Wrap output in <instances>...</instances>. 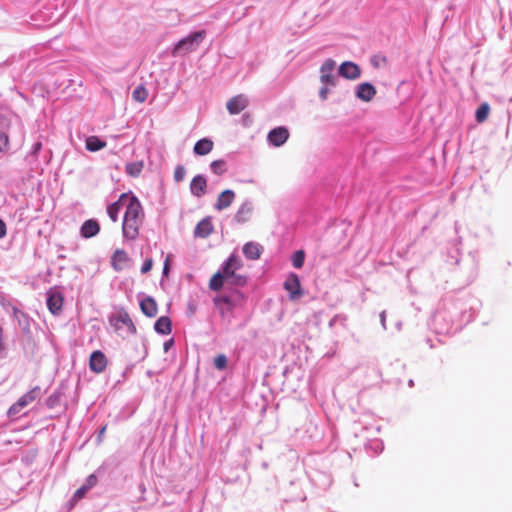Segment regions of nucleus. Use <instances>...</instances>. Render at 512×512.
I'll use <instances>...</instances> for the list:
<instances>
[{"label":"nucleus","instance_id":"nucleus-1","mask_svg":"<svg viewBox=\"0 0 512 512\" xmlns=\"http://www.w3.org/2000/svg\"><path fill=\"white\" fill-rule=\"evenodd\" d=\"M475 299L444 300L432 318V327L437 334L449 335L461 330L475 317Z\"/></svg>","mask_w":512,"mask_h":512},{"label":"nucleus","instance_id":"nucleus-2","mask_svg":"<svg viewBox=\"0 0 512 512\" xmlns=\"http://www.w3.org/2000/svg\"><path fill=\"white\" fill-rule=\"evenodd\" d=\"M206 37V31L200 30L191 32L186 37L180 39L171 49L173 57H184L192 52H195Z\"/></svg>","mask_w":512,"mask_h":512},{"label":"nucleus","instance_id":"nucleus-3","mask_svg":"<svg viewBox=\"0 0 512 512\" xmlns=\"http://www.w3.org/2000/svg\"><path fill=\"white\" fill-rule=\"evenodd\" d=\"M41 394V388L39 386L33 387L27 393L22 395L9 409L7 415L9 418H17L20 412L28 406L30 403L35 401Z\"/></svg>","mask_w":512,"mask_h":512},{"label":"nucleus","instance_id":"nucleus-4","mask_svg":"<svg viewBox=\"0 0 512 512\" xmlns=\"http://www.w3.org/2000/svg\"><path fill=\"white\" fill-rule=\"evenodd\" d=\"M64 297L56 288H51L47 292V308L53 315H59L62 312Z\"/></svg>","mask_w":512,"mask_h":512},{"label":"nucleus","instance_id":"nucleus-5","mask_svg":"<svg viewBox=\"0 0 512 512\" xmlns=\"http://www.w3.org/2000/svg\"><path fill=\"white\" fill-rule=\"evenodd\" d=\"M113 321V326L117 331L125 330L127 334L131 335L136 333V327L126 311H119Z\"/></svg>","mask_w":512,"mask_h":512},{"label":"nucleus","instance_id":"nucleus-6","mask_svg":"<svg viewBox=\"0 0 512 512\" xmlns=\"http://www.w3.org/2000/svg\"><path fill=\"white\" fill-rule=\"evenodd\" d=\"M126 200H128V203L126 205L124 218L143 220L144 213L139 199L132 195L130 197L127 196Z\"/></svg>","mask_w":512,"mask_h":512},{"label":"nucleus","instance_id":"nucleus-7","mask_svg":"<svg viewBox=\"0 0 512 512\" xmlns=\"http://www.w3.org/2000/svg\"><path fill=\"white\" fill-rule=\"evenodd\" d=\"M284 288L289 293L290 300H297L303 295L300 279L295 273H290L285 282Z\"/></svg>","mask_w":512,"mask_h":512},{"label":"nucleus","instance_id":"nucleus-8","mask_svg":"<svg viewBox=\"0 0 512 512\" xmlns=\"http://www.w3.org/2000/svg\"><path fill=\"white\" fill-rule=\"evenodd\" d=\"M335 62L332 59H327L320 67V81L323 85L335 86L337 76L334 74Z\"/></svg>","mask_w":512,"mask_h":512},{"label":"nucleus","instance_id":"nucleus-9","mask_svg":"<svg viewBox=\"0 0 512 512\" xmlns=\"http://www.w3.org/2000/svg\"><path fill=\"white\" fill-rule=\"evenodd\" d=\"M143 220L124 218L122 223L123 237L127 240H135L139 235V229Z\"/></svg>","mask_w":512,"mask_h":512},{"label":"nucleus","instance_id":"nucleus-10","mask_svg":"<svg viewBox=\"0 0 512 512\" xmlns=\"http://www.w3.org/2000/svg\"><path fill=\"white\" fill-rule=\"evenodd\" d=\"M289 138V131L286 127L280 126L272 129L267 136V140L269 144L280 147L282 146Z\"/></svg>","mask_w":512,"mask_h":512},{"label":"nucleus","instance_id":"nucleus-11","mask_svg":"<svg viewBox=\"0 0 512 512\" xmlns=\"http://www.w3.org/2000/svg\"><path fill=\"white\" fill-rule=\"evenodd\" d=\"M376 93V88L369 82L360 83L355 88L356 98L363 102H370L375 97Z\"/></svg>","mask_w":512,"mask_h":512},{"label":"nucleus","instance_id":"nucleus-12","mask_svg":"<svg viewBox=\"0 0 512 512\" xmlns=\"http://www.w3.org/2000/svg\"><path fill=\"white\" fill-rule=\"evenodd\" d=\"M339 75L349 80H356L361 76L360 67L351 61H345L339 66Z\"/></svg>","mask_w":512,"mask_h":512},{"label":"nucleus","instance_id":"nucleus-13","mask_svg":"<svg viewBox=\"0 0 512 512\" xmlns=\"http://www.w3.org/2000/svg\"><path fill=\"white\" fill-rule=\"evenodd\" d=\"M80 236L84 239L95 237L100 232V224L96 219H88L80 227Z\"/></svg>","mask_w":512,"mask_h":512},{"label":"nucleus","instance_id":"nucleus-14","mask_svg":"<svg viewBox=\"0 0 512 512\" xmlns=\"http://www.w3.org/2000/svg\"><path fill=\"white\" fill-rule=\"evenodd\" d=\"M107 358L100 350L94 351L90 356L89 367L95 373H101L105 370Z\"/></svg>","mask_w":512,"mask_h":512},{"label":"nucleus","instance_id":"nucleus-15","mask_svg":"<svg viewBox=\"0 0 512 512\" xmlns=\"http://www.w3.org/2000/svg\"><path fill=\"white\" fill-rule=\"evenodd\" d=\"M248 105V99L244 95H237L232 97L227 102V110L230 114L236 115L243 111Z\"/></svg>","mask_w":512,"mask_h":512},{"label":"nucleus","instance_id":"nucleus-16","mask_svg":"<svg viewBox=\"0 0 512 512\" xmlns=\"http://www.w3.org/2000/svg\"><path fill=\"white\" fill-rule=\"evenodd\" d=\"M207 181L203 175H196L190 183V192L195 197H202L206 193Z\"/></svg>","mask_w":512,"mask_h":512},{"label":"nucleus","instance_id":"nucleus-17","mask_svg":"<svg viewBox=\"0 0 512 512\" xmlns=\"http://www.w3.org/2000/svg\"><path fill=\"white\" fill-rule=\"evenodd\" d=\"M240 267H241V260L237 256L231 255L223 263L219 272L223 273L225 280H228V277L231 276V274H234L236 272V270H238Z\"/></svg>","mask_w":512,"mask_h":512},{"label":"nucleus","instance_id":"nucleus-18","mask_svg":"<svg viewBox=\"0 0 512 512\" xmlns=\"http://www.w3.org/2000/svg\"><path fill=\"white\" fill-rule=\"evenodd\" d=\"M310 477L312 483L322 490L328 489L332 484L330 474L325 472L315 471Z\"/></svg>","mask_w":512,"mask_h":512},{"label":"nucleus","instance_id":"nucleus-19","mask_svg":"<svg viewBox=\"0 0 512 512\" xmlns=\"http://www.w3.org/2000/svg\"><path fill=\"white\" fill-rule=\"evenodd\" d=\"M253 211V204L250 200H245L237 210L234 219L237 223H245L249 220Z\"/></svg>","mask_w":512,"mask_h":512},{"label":"nucleus","instance_id":"nucleus-20","mask_svg":"<svg viewBox=\"0 0 512 512\" xmlns=\"http://www.w3.org/2000/svg\"><path fill=\"white\" fill-rule=\"evenodd\" d=\"M213 231V225L210 217L202 219L194 229V236L207 238Z\"/></svg>","mask_w":512,"mask_h":512},{"label":"nucleus","instance_id":"nucleus-21","mask_svg":"<svg viewBox=\"0 0 512 512\" xmlns=\"http://www.w3.org/2000/svg\"><path fill=\"white\" fill-rule=\"evenodd\" d=\"M234 198L235 193L233 190H224L217 198V201L214 205L215 209L221 211L228 208L232 204Z\"/></svg>","mask_w":512,"mask_h":512},{"label":"nucleus","instance_id":"nucleus-22","mask_svg":"<svg viewBox=\"0 0 512 512\" xmlns=\"http://www.w3.org/2000/svg\"><path fill=\"white\" fill-rule=\"evenodd\" d=\"M262 253V246L256 242H248L243 246V254L247 259H259Z\"/></svg>","mask_w":512,"mask_h":512},{"label":"nucleus","instance_id":"nucleus-23","mask_svg":"<svg viewBox=\"0 0 512 512\" xmlns=\"http://www.w3.org/2000/svg\"><path fill=\"white\" fill-rule=\"evenodd\" d=\"M140 308L143 314L148 317L156 316L158 311L156 301L150 296L140 300Z\"/></svg>","mask_w":512,"mask_h":512},{"label":"nucleus","instance_id":"nucleus-24","mask_svg":"<svg viewBox=\"0 0 512 512\" xmlns=\"http://www.w3.org/2000/svg\"><path fill=\"white\" fill-rule=\"evenodd\" d=\"M154 329L158 334L168 335L172 331V323L169 317L161 316L154 324Z\"/></svg>","mask_w":512,"mask_h":512},{"label":"nucleus","instance_id":"nucleus-25","mask_svg":"<svg viewBox=\"0 0 512 512\" xmlns=\"http://www.w3.org/2000/svg\"><path fill=\"white\" fill-rule=\"evenodd\" d=\"M213 149V142L209 138H202L194 145V153L200 156L207 155Z\"/></svg>","mask_w":512,"mask_h":512},{"label":"nucleus","instance_id":"nucleus-26","mask_svg":"<svg viewBox=\"0 0 512 512\" xmlns=\"http://www.w3.org/2000/svg\"><path fill=\"white\" fill-rule=\"evenodd\" d=\"M126 199H127V194L123 193L120 196L118 201L108 205V207H107V214H108L109 218L111 219V221L116 222L118 220V215H119V212H120L121 207H122L121 202L123 200H126Z\"/></svg>","mask_w":512,"mask_h":512},{"label":"nucleus","instance_id":"nucleus-27","mask_svg":"<svg viewBox=\"0 0 512 512\" xmlns=\"http://www.w3.org/2000/svg\"><path fill=\"white\" fill-rule=\"evenodd\" d=\"M112 267L116 271L123 269V264L129 260L127 253L124 250L118 249L112 255Z\"/></svg>","mask_w":512,"mask_h":512},{"label":"nucleus","instance_id":"nucleus-28","mask_svg":"<svg viewBox=\"0 0 512 512\" xmlns=\"http://www.w3.org/2000/svg\"><path fill=\"white\" fill-rule=\"evenodd\" d=\"M85 146L88 151L96 152L103 149L106 146V142L97 136H89L86 139Z\"/></svg>","mask_w":512,"mask_h":512},{"label":"nucleus","instance_id":"nucleus-29","mask_svg":"<svg viewBox=\"0 0 512 512\" xmlns=\"http://www.w3.org/2000/svg\"><path fill=\"white\" fill-rule=\"evenodd\" d=\"M224 285H226L225 277L219 271L213 275L209 282V288L212 291H219Z\"/></svg>","mask_w":512,"mask_h":512},{"label":"nucleus","instance_id":"nucleus-30","mask_svg":"<svg viewBox=\"0 0 512 512\" xmlns=\"http://www.w3.org/2000/svg\"><path fill=\"white\" fill-rule=\"evenodd\" d=\"M143 162H130V163H127L126 166H125V171L128 175L132 176V177H137L140 175V173L142 172L143 170Z\"/></svg>","mask_w":512,"mask_h":512},{"label":"nucleus","instance_id":"nucleus-31","mask_svg":"<svg viewBox=\"0 0 512 512\" xmlns=\"http://www.w3.org/2000/svg\"><path fill=\"white\" fill-rule=\"evenodd\" d=\"M247 279L245 276L237 274L236 272L234 274H231V276L228 277V280H226V285L231 287H242L246 284Z\"/></svg>","mask_w":512,"mask_h":512},{"label":"nucleus","instance_id":"nucleus-32","mask_svg":"<svg viewBox=\"0 0 512 512\" xmlns=\"http://www.w3.org/2000/svg\"><path fill=\"white\" fill-rule=\"evenodd\" d=\"M490 112V106L488 103H482L476 110L475 118L478 123L484 122Z\"/></svg>","mask_w":512,"mask_h":512},{"label":"nucleus","instance_id":"nucleus-33","mask_svg":"<svg viewBox=\"0 0 512 512\" xmlns=\"http://www.w3.org/2000/svg\"><path fill=\"white\" fill-rule=\"evenodd\" d=\"M147 97L148 91L143 85L137 86L132 92V98L139 103L145 102Z\"/></svg>","mask_w":512,"mask_h":512},{"label":"nucleus","instance_id":"nucleus-34","mask_svg":"<svg viewBox=\"0 0 512 512\" xmlns=\"http://www.w3.org/2000/svg\"><path fill=\"white\" fill-rule=\"evenodd\" d=\"M291 261H292L293 267H295L296 269L302 268L304 265V261H305L304 251L303 250L295 251L292 255Z\"/></svg>","mask_w":512,"mask_h":512},{"label":"nucleus","instance_id":"nucleus-35","mask_svg":"<svg viewBox=\"0 0 512 512\" xmlns=\"http://www.w3.org/2000/svg\"><path fill=\"white\" fill-rule=\"evenodd\" d=\"M211 171L216 175H222L226 172V162L222 159L215 160L210 164Z\"/></svg>","mask_w":512,"mask_h":512},{"label":"nucleus","instance_id":"nucleus-36","mask_svg":"<svg viewBox=\"0 0 512 512\" xmlns=\"http://www.w3.org/2000/svg\"><path fill=\"white\" fill-rule=\"evenodd\" d=\"M366 449H367V451H371L374 455H378L383 451L384 445L381 440L375 439V440H371L366 445Z\"/></svg>","mask_w":512,"mask_h":512},{"label":"nucleus","instance_id":"nucleus-37","mask_svg":"<svg viewBox=\"0 0 512 512\" xmlns=\"http://www.w3.org/2000/svg\"><path fill=\"white\" fill-rule=\"evenodd\" d=\"M214 366L218 370H224L227 367V357L220 354L214 358Z\"/></svg>","mask_w":512,"mask_h":512},{"label":"nucleus","instance_id":"nucleus-38","mask_svg":"<svg viewBox=\"0 0 512 512\" xmlns=\"http://www.w3.org/2000/svg\"><path fill=\"white\" fill-rule=\"evenodd\" d=\"M9 148V136L5 131H0V152H5Z\"/></svg>","mask_w":512,"mask_h":512},{"label":"nucleus","instance_id":"nucleus-39","mask_svg":"<svg viewBox=\"0 0 512 512\" xmlns=\"http://www.w3.org/2000/svg\"><path fill=\"white\" fill-rule=\"evenodd\" d=\"M10 125H11L10 117L8 115L1 114L0 115V131H5L7 133Z\"/></svg>","mask_w":512,"mask_h":512},{"label":"nucleus","instance_id":"nucleus-40","mask_svg":"<svg viewBox=\"0 0 512 512\" xmlns=\"http://www.w3.org/2000/svg\"><path fill=\"white\" fill-rule=\"evenodd\" d=\"M87 492H88V490L82 485L73 494V496L71 498V502L76 503L77 501L81 500L86 495Z\"/></svg>","mask_w":512,"mask_h":512},{"label":"nucleus","instance_id":"nucleus-41","mask_svg":"<svg viewBox=\"0 0 512 512\" xmlns=\"http://www.w3.org/2000/svg\"><path fill=\"white\" fill-rule=\"evenodd\" d=\"M186 175V170L183 166L179 165L175 168L174 179L176 182H181Z\"/></svg>","mask_w":512,"mask_h":512},{"label":"nucleus","instance_id":"nucleus-42","mask_svg":"<svg viewBox=\"0 0 512 512\" xmlns=\"http://www.w3.org/2000/svg\"><path fill=\"white\" fill-rule=\"evenodd\" d=\"M98 482V479L95 474H90L87 478L83 486L89 491L92 489Z\"/></svg>","mask_w":512,"mask_h":512},{"label":"nucleus","instance_id":"nucleus-43","mask_svg":"<svg viewBox=\"0 0 512 512\" xmlns=\"http://www.w3.org/2000/svg\"><path fill=\"white\" fill-rule=\"evenodd\" d=\"M338 322H340L342 325H344L346 322V316H344L342 314H337V315L333 316L331 318V320L329 321V326L333 327Z\"/></svg>","mask_w":512,"mask_h":512},{"label":"nucleus","instance_id":"nucleus-44","mask_svg":"<svg viewBox=\"0 0 512 512\" xmlns=\"http://www.w3.org/2000/svg\"><path fill=\"white\" fill-rule=\"evenodd\" d=\"M153 266V260L151 258L146 259L141 267V273L145 274L149 272L152 269Z\"/></svg>","mask_w":512,"mask_h":512},{"label":"nucleus","instance_id":"nucleus-45","mask_svg":"<svg viewBox=\"0 0 512 512\" xmlns=\"http://www.w3.org/2000/svg\"><path fill=\"white\" fill-rule=\"evenodd\" d=\"M172 258V255L169 254L167 255L165 261H164V265H163V271H162V275L163 276H167L168 273H169V270H170V260Z\"/></svg>","mask_w":512,"mask_h":512},{"label":"nucleus","instance_id":"nucleus-46","mask_svg":"<svg viewBox=\"0 0 512 512\" xmlns=\"http://www.w3.org/2000/svg\"><path fill=\"white\" fill-rule=\"evenodd\" d=\"M218 303H224L227 305L228 309L232 308L234 306V302L232 301L231 297L229 296H223L216 300Z\"/></svg>","mask_w":512,"mask_h":512},{"label":"nucleus","instance_id":"nucleus-47","mask_svg":"<svg viewBox=\"0 0 512 512\" xmlns=\"http://www.w3.org/2000/svg\"><path fill=\"white\" fill-rule=\"evenodd\" d=\"M329 85H323L320 90H319V97L321 100H326L328 98V94H329V88H328Z\"/></svg>","mask_w":512,"mask_h":512},{"label":"nucleus","instance_id":"nucleus-48","mask_svg":"<svg viewBox=\"0 0 512 512\" xmlns=\"http://www.w3.org/2000/svg\"><path fill=\"white\" fill-rule=\"evenodd\" d=\"M41 148H42L41 142H35L31 148V155L37 156L39 151L41 150Z\"/></svg>","mask_w":512,"mask_h":512},{"label":"nucleus","instance_id":"nucleus-49","mask_svg":"<svg viewBox=\"0 0 512 512\" xmlns=\"http://www.w3.org/2000/svg\"><path fill=\"white\" fill-rule=\"evenodd\" d=\"M6 233H7L6 224L2 219H0V239L5 237Z\"/></svg>","mask_w":512,"mask_h":512},{"label":"nucleus","instance_id":"nucleus-50","mask_svg":"<svg viewBox=\"0 0 512 512\" xmlns=\"http://www.w3.org/2000/svg\"><path fill=\"white\" fill-rule=\"evenodd\" d=\"M380 317V323L383 327V329L385 330L386 329V311H382L379 315Z\"/></svg>","mask_w":512,"mask_h":512},{"label":"nucleus","instance_id":"nucleus-51","mask_svg":"<svg viewBox=\"0 0 512 512\" xmlns=\"http://www.w3.org/2000/svg\"><path fill=\"white\" fill-rule=\"evenodd\" d=\"M174 344V340L173 339H169L167 341L164 342V345H163V349L165 352H168L169 349L173 346Z\"/></svg>","mask_w":512,"mask_h":512},{"label":"nucleus","instance_id":"nucleus-52","mask_svg":"<svg viewBox=\"0 0 512 512\" xmlns=\"http://www.w3.org/2000/svg\"><path fill=\"white\" fill-rule=\"evenodd\" d=\"M55 401H56V398L54 397V395H51L49 396V398L47 399V405L49 407H53L54 404H55Z\"/></svg>","mask_w":512,"mask_h":512},{"label":"nucleus","instance_id":"nucleus-53","mask_svg":"<svg viewBox=\"0 0 512 512\" xmlns=\"http://www.w3.org/2000/svg\"><path fill=\"white\" fill-rule=\"evenodd\" d=\"M105 430H106V427H102L100 430H99V433H98V438L101 439V437L103 436V434L105 433Z\"/></svg>","mask_w":512,"mask_h":512},{"label":"nucleus","instance_id":"nucleus-54","mask_svg":"<svg viewBox=\"0 0 512 512\" xmlns=\"http://www.w3.org/2000/svg\"><path fill=\"white\" fill-rule=\"evenodd\" d=\"M408 385H409L410 387H413V386H414V381H413L412 379H410V380H409V382H408Z\"/></svg>","mask_w":512,"mask_h":512},{"label":"nucleus","instance_id":"nucleus-55","mask_svg":"<svg viewBox=\"0 0 512 512\" xmlns=\"http://www.w3.org/2000/svg\"><path fill=\"white\" fill-rule=\"evenodd\" d=\"M397 327H398V329H400L401 328V323H398Z\"/></svg>","mask_w":512,"mask_h":512}]
</instances>
